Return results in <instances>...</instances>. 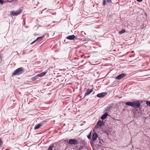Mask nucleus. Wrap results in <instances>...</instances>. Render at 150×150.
Here are the masks:
<instances>
[{
    "label": "nucleus",
    "mask_w": 150,
    "mask_h": 150,
    "mask_svg": "<svg viewBox=\"0 0 150 150\" xmlns=\"http://www.w3.org/2000/svg\"><path fill=\"white\" fill-rule=\"evenodd\" d=\"M24 71V69L22 67H20L16 69L13 73V76L18 75L22 73Z\"/></svg>",
    "instance_id": "nucleus-1"
},
{
    "label": "nucleus",
    "mask_w": 150,
    "mask_h": 150,
    "mask_svg": "<svg viewBox=\"0 0 150 150\" xmlns=\"http://www.w3.org/2000/svg\"><path fill=\"white\" fill-rule=\"evenodd\" d=\"M22 11V9H19L16 11H11L10 12V14L13 16H17L20 14Z\"/></svg>",
    "instance_id": "nucleus-2"
},
{
    "label": "nucleus",
    "mask_w": 150,
    "mask_h": 150,
    "mask_svg": "<svg viewBox=\"0 0 150 150\" xmlns=\"http://www.w3.org/2000/svg\"><path fill=\"white\" fill-rule=\"evenodd\" d=\"M69 143L71 145H76L78 143V141L75 139H70L69 140Z\"/></svg>",
    "instance_id": "nucleus-3"
},
{
    "label": "nucleus",
    "mask_w": 150,
    "mask_h": 150,
    "mask_svg": "<svg viewBox=\"0 0 150 150\" xmlns=\"http://www.w3.org/2000/svg\"><path fill=\"white\" fill-rule=\"evenodd\" d=\"M126 76L125 73H122L118 75L116 77V79L120 80L125 77Z\"/></svg>",
    "instance_id": "nucleus-4"
},
{
    "label": "nucleus",
    "mask_w": 150,
    "mask_h": 150,
    "mask_svg": "<svg viewBox=\"0 0 150 150\" xmlns=\"http://www.w3.org/2000/svg\"><path fill=\"white\" fill-rule=\"evenodd\" d=\"M47 73V72H42L41 73H40L35 76V79H37V78L38 77H41L44 76L46 73Z\"/></svg>",
    "instance_id": "nucleus-5"
},
{
    "label": "nucleus",
    "mask_w": 150,
    "mask_h": 150,
    "mask_svg": "<svg viewBox=\"0 0 150 150\" xmlns=\"http://www.w3.org/2000/svg\"><path fill=\"white\" fill-rule=\"evenodd\" d=\"M76 36L74 35H72L68 36L66 38L70 40H73L74 39H77V38H76Z\"/></svg>",
    "instance_id": "nucleus-6"
},
{
    "label": "nucleus",
    "mask_w": 150,
    "mask_h": 150,
    "mask_svg": "<svg viewBox=\"0 0 150 150\" xmlns=\"http://www.w3.org/2000/svg\"><path fill=\"white\" fill-rule=\"evenodd\" d=\"M134 103V107L136 108H139L140 106V104L139 102V101H134L133 102Z\"/></svg>",
    "instance_id": "nucleus-7"
},
{
    "label": "nucleus",
    "mask_w": 150,
    "mask_h": 150,
    "mask_svg": "<svg viewBox=\"0 0 150 150\" xmlns=\"http://www.w3.org/2000/svg\"><path fill=\"white\" fill-rule=\"evenodd\" d=\"M107 94V93H100L98 94L97 95V96L99 98L103 97L106 96Z\"/></svg>",
    "instance_id": "nucleus-8"
},
{
    "label": "nucleus",
    "mask_w": 150,
    "mask_h": 150,
    "mask_svg": "<svg viewBox=\"0 0 150 150\" xmlns=\"http://www.w3.org/2000/svg\"><path fill=\"white\" fill-rule=\"evenodd\" d=\"M98 137V135L96 132L93 133L92 135V140L94 141L96 140Z\"/></svg>",
    "instance_id": "nucleus-9"
},
{
    "label": "nucleus",
    "mask_w": 150,
    "mask_h": 150,
    "mask_svg": "<svg viewBox=\"0 0 150 150\" xmlns=\"http://www.w3.org/2000/svg\"><path fill=\"white\" fill-rule=\"evenodd\" d=\"M93 91V89H89V88L87 90L85 94V96H88L90 94L92 91Z\"/></svg>",
    "instance_id": "nucleus-10"
},
{
    "label": "nucleus",
    "mask_w": 150,
    "mask_h": 150,
    "mask_svg": "<svg viewBox=\"0 0 150 150\" xmlns=\"http://www.w3.org/2000/svg\"><path fill=\"white\" fill-rule=\"evenodd\" d=\"M44 37L43 36H41L40 37L38 38L35 40H34L31 43V44H33L36 41H40L41 40H42V39Z\"/></svg>",
    "instance_id": "nucleus-11"
},
{
    "label": "nucleus",
    "mask_w": 150,
    "mask_h": 150,
    "mask_svg": "<svg viewBox=\"0 0 150 150\" xmlns=\"http://www.w3.org/2000/svg\"><path fill=\"white\" fill-rule=\"evenodd\" d=\"M108 114L107 112H105L101 117V118L103 120H105L108 116Z\"/></svg>",
    "instance_id": "nucleus-12"
},
{
    "label": "nucleus",
    "mask_w": 150,
    "mask_h": 150,
    "mask_svg": "<svg viewBox=\"0 0 150 150\" xmlns=\"http://www.w3.org/2000/svg\"><path fill=\"white\" fill-rule=\"evenodd\" d=\"M104 124V122L103 121H101L99 120L98 121L97 123V125L98 126L100 127L102 126Z\"/></svg>",
    "instance_id": "nucleus-13"
},
{
    "label": "nucleus",
    "mask_w": 150,
    "mask_h": 150,
    "mask_svg": "<svg viewBox=\"0 0 150 150\" xmlns=\"http://www.w3.org/2000/svg\"><path fill=\"white\" fill-rule=\"evenodd\" d=\"M126 104L127 105L133 107V106H134V104L133 102H127L126 103Z\"/></svg>",
    "instance_id": "nucleus-14"
},
{
    "label": "nucleus",
    "mask_w": 150,
    "mask_h": 150,
    "mask_svg": "<svg viewBox=\"0 0 150 150\" xmlns=\"http://www.w3.org/2000/svg\"><path fill=\"white\" fill-rule=\"evenodd\" d=\"M41 125L40 124H38L37 125H36L34 127L35 129H37L40 128L41 127Z\"/></svg>",
    "instance_id": "nucleus-15"
},
{
    "label": "nucleus",
    "mask_w": 150,
    "mask_h": 150,
    "mask_svg": "<svg viewBox=\"0 0 150 150\" xmlns=\"http://www.w3.org/2000/svg\"><path fill=\"white\" fill-rule=\"evenodd\" d=\"M91 133H92V131H91L90 132L89 134L87 136V137L89 139H91V135H92Z\"/></svg>",
    "instance_id": "nucleus-16"
},
{
    "label": "nucleus",
    "mask_w": 150,
    "mask_h": 150,
    "mask_svg": "<svg viewBox=\"0 0 150 150\" xmlns=\"http://www.w3.org/2000/svg\"><path fill=\"white\" fill-rule=\"evenodd\" d=\"M125 31H126L125 30L123 29L119 32V34L120 35L122 34L125 33Z\"/></svg>",
    "instance_id": "nucleus-17"
},
{
    "label": "nucleus",
    "mask_w": 150,
    "mask_h": 150,
    "mask_svg": "<svg viewBox=\"0 0 150 150\" xmlns=\"http://www.w3.org/2000/svg\"><path fill=\"white\" fill-rule=\"evenodd\" d=\"M53 148V146H50L48 149V150H52V149Z\"/></svg>",
    "instance_id": "nucleus-18"
},
{
    "label": "nucleus",
    "mask_w": 150,
    "mask_h": 150,
    "mask_svg": "<svg viewBox=\"0 0 150 150\" xmlns=\"http://www.w3.org/2000/svg\"><path fill=\"white\" fill-rule=\"evenodd\" d=\"M146 103L148 106L150 107V101H146Z\"/></svg>",
    "instance_id": "nucleus-19"
},
{
    "label": "nucleus",
    "mask_w": 150,
    "mask_h": 150,
    "mask_svg": "<svg viewBox=\"0 0 150 150\" xmlns=\"http://www.w3.org/2000/svg\"><path fill=\"white\" fill-rule=\"evenodd\" d=\"M3 144V142L1 140V139L0 138V146L1 147Z\"/></svg>",
    "instance_id": "nucleus-20"
},
{
    "label": "nucleus",
    "mask_w": 150,
    "mask_h": 150,
    "mask_svg": "<svg viewBox=\"0 0 150 150\" xmlns=\"http://www.w3.org/2000/svg\"><path fill=\"white\" fill-rule=\"evenodd\" d=\"M106 1H106V0H103V5L105 6V5Z\"/></svg>",
    "instance_id": "nucleus-21"
},
{
    "label": "nucleus",
    "mask_w": 150,
    "mask_h": 150,
    "mask_svg": "<svg viewBox=\"0 0 150 150\" xmlns=\"http://www.w3.org/2000/svg\"><path fill=\"white\" fill-rule=\"evenodd\" d=\"M4 3V1L2 0H0V4L2 5Z\"/></svg>",
    "instance_id": "nucleus-22"
},
{
    "label": "nucleus",
    "mask_w": 150,
    "mask_h": 150,
    "mask_svg": "<svg viewBox=\"0 0 150 150\" xmlns=\"http://www.w3.org/2000/svg\"><path fill=\"white\" fill-rule=\"evenodd\" d=\"M107 2L108 3H110L111 2V0H106Z\"/></svg>",
    "instance_id": "nucleus-23"
},
{
    "label": "nucleus",
    "mask_w": 150,
    "mask_h": 150,
    "mask_svg": "<svg viewBox=\"0 0 150 150\" xmlns=\"http://www.w3.org/2000/svg\"><path fill=\"white\" fill-rule=\"evenodd\" d=\"M81 32H82V34H84L85 35H86V33H85V32H84L83 31H82Z\"/></svg>",
    "instance_id": "nucleus-24"
},
{
    "label": "nucleus",
    "mask_w": 150,
    "mask_h": 150,
    "mask_svg": "<svg viewBox=\"0 0 150 150\" xmlns=\"http://www.w3.org/2000/svg\"><path fill=\"white\" fill-rule=\"evenodd\" d=\"M137 1L138 2H140L142 1V0H137Z\"/></svg>",
    "instance_id": "nucleus-25"
},
{
    "label": "nucleus",
    "mask_w": 150,
    "mask_h": 150,
    "mask_svg": "<svg viewBox=\"0 0 150 150\" xmlns=\"http://www.w3.org/2000/svg\"><path fill=\"white\" fill-rule=\"evenodd\" d=\"M110 106H110H109V107H108V108H111L112 107V106Z\"/></svg>",
    "instance_id": "nucleus-26"
},
{
    "label": "nucleus",
    "mask_w": 150,
    "mask_h": 150,
    "mask_svg": "<svg viewBox=\"0 0 150 150\" xmlns=\"http://www.w3.org/2000/svg\"><path fill=\"white\" fill-rule=\"evenodd\" d=\"M1 56H0V61L1 60Z\"/></svg>",
    "instance_id": "nucleus-27"
},
{
    "label": "nucleus",
    "mask_w": 150,
    "mask_h": 150,
    "mask_svg": "<svg viewBox=\"0 0 150 150\" xmlns=\"http://www.w3.org/2000/svg\"><path fill=\"white\" fill-rule=\"evenodd\" d=\"M5 150H9L8 149H6Z\"/></svg>",
    "instance_id": "nucleus-28"
}]
</instances>
